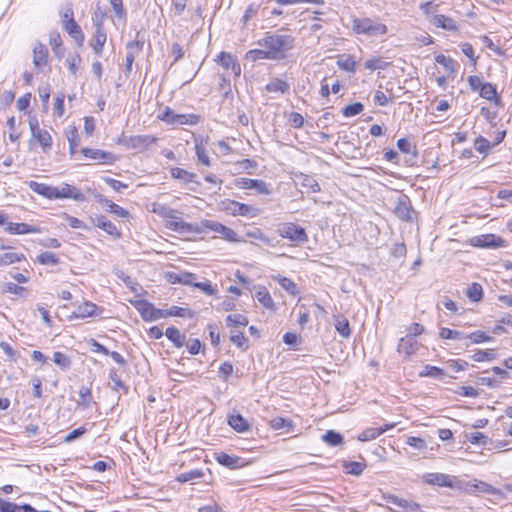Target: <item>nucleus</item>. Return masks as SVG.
I'll use <instances>...</instances> for the list:
<instances>
[{
	"mask_svg": "<svg viewBox=\"0 0 512 512\" xmlns=\"http://www.w3.org/2000/svg\"><path fill=\"white\" fill-rule=\"evenodd\" d=\"M219 64L225 69H231L235 75L239 76L241 73L240 65L236 62V59L227 52H221L218 55Z\"/></svg>",
	"mask_w": 512,
	"mask_h": 512,
	"instance_id": "obj_31",
	"label": "nucleus"
},
{
	"mask_svg": "<svg viewBox=\"0 0 512 512\" xmlns=\"http://www.w3.org/2000/svg\"><path fill=\"white\" fill-rule=\"evenodd\" d=\"M228 424L238 433H244L250 428L249 422L241 414L230 415Z\"/></svg>",
	"mask_w": 512,
	"mask_h": 512,
	"instance_id": "obj_35",
	"label": "nucleus"
},
{
	"mask_svg": "<svg viewBox=\"0 0 512 512\" xmlns=\"http://www.w3.org/2000/svg\"><path fill=\"white\" fill-rule=\"evenodd\" d=\"M50 45L56 56L61 57L63 55L62 39L59 33L51 32L49 37Z\"/></svg>",
	"mask_w": 512,
	"mask_h": 512,
	"instance_id": "obj_58",
	"label": "nucleus"
},
{
	"mask_svg": "<svg viewBox=\"0 0 512 512\" xmlns=\"http://www.w3.org/2000/svg\"><path fill=\"white\" fill-rule=\"evenodd\" d=\"M352 29L356 34H363L368 37H378L388 32V27L384 23L374 21L371 18H354L352 20Z\"/></svg>",
	"mask_w": 512,
	"mask_h": 512,
	"instance_id": "obj_3",
	"label": "nucleus"
},
{
	"mask_svg": "<svg viewBox=\"0 0 512 512\" xmlns=\"http://www.w3.org/2000/svg\"><path fill=\"white\" fill-rule=\"evenodd\" d=\"M423 482L438 487H457L458 480L455 476L444 473H426L422 476Z\"/></svg>",
	"mask_w": 512,
	"mask_h": 512,
	"instance_id": "obj_7",
	"label": "nucleus"
},
{
	"mask_svg": "<svg viewBox=\"0 0 512 512\" xmlns=\"http://www.w3.org/2000/svg\"><path fill=\"white\" fill-rule=\"evenodd\" d=\"M265 89L270 93L285 94L289 91L290 85L280 78H273L266 86Z\"/></svg>",
	"mask_w": 512,
	"mask_h": 512,
	"instance_id": "obj_36",
	"label": "nucleus"
},
{
	"mask_svg": "<svg viewBox=\"0 0 512 512\" xmlns=\"http://www.w3.org/2000/svg\"><path fill=\"white\" fill-rule=\"evenodd\" d=\"M431 25L442 28L447 31H457L458 25L456 21L448 16L439 14L438 16H434Z\"/></svg>",
	"mask_w": 512,
	"mask_h": 512,
	"instance_id": "obj_32",
	"label": "nucleus"
},
{
	"mask_svg": "<svg viewBox=\"0 0 512 512\" xmlns=\"http://www.w3.org/2000/svg\"><path fill=\"white\" fill-rule=\"evenodd\" d=\"M144 41H129L126 45L125 72L130 73L135 56L142 50Z\"/></svg>",
	"mask_w": 512,
	"mask_h": 512,
	"instance_id": "obj_18",
	"label": "nucleus"
},
{
	"mask_svg": "<svg viewBox=\"0 0 512 512\" xmlns=\"http://www.w3.org/2000/svg\"><path fill=\"white\" fill-rule=\"evenodd\" d=\"M496 358V351L494 349L477 350L471 359L476 362L492 361Z\"/></svg>",
	"mask_w": 512,
	"mask_h": 512,
	"instance_id": "obj_52",
	"label": "nucleus"
},
{
	"mask_svg": "<svg viewBox=\"0 0 512 512\" xmlns=\"http://www.w3.org/2000/svg\"><path fill=\"white\" fill-rule=\"evenodd\" d=\"M137 309L145 321H153L160 317V310L146 301L139 302Z\"/></svg>",
	"mask_w": 512,
	"mask_h": 512,
	"instance_id": "obj_29",
	"label": "nucleus"
},
{
	"mask_svg": "<svg viewBox=\"0 0 512 512\" xmlns=\"http://www.w3.org/2000/svg\"><path fill=\"white\" fill-rule=\"evenodd\" d=\"M419 348L418 341L412 336H405L399 340L397 351L406 357L413 355Z\"/></svg>",
	"mask_w": 512,
	"mask_h": 512,
	"instance_id": "obj_19",
	"label": "nucleus"
},
{
	"mask_svg": "<svg viewBox=\"0 0 512 512\" xmlns=\"http://www.w3.org/2000/svg\"><path fill=\"white\" fill-rule=\"evenodd\" d=\"M29 127L31 130L32 138L39 142L43 148V151L50 149L52 146V136L47 130L39 128L37 118L33 117L29 119Z\"/></svg>",
	"mask_w": 512,
	"mask_h": 512,
	"instance_id": "obj_11",
	"label": "nucleus"
},
{
	"mask_svg": "<svg viewBox=\"0 0 512 512\" xmlns=\"http://www.w3.org/2000/svg\"><path fill=\"white\" fill-rule=\"evenodd\" d=\"M394 214L402 221L412 222L415 213L408 195L401 194L393 210Z\"/></svg>",
	"mask_w": 512,
	"mask_h": 512,
	"instance_id": "obj_9",
	"label": "nucleus"
},
{
	"mask_svg": "<svg viewBox=\"0 0 512 512\" xmlns=\"http://www.w3.org/2000/svg\"><path fill=\"white\" fill-rule=\"evenodd\" d=\"M37 261L42 265H57L60 260L55 253L45 251L37 256Z\"/></svg>",
	"mask_w": 512,
	"mask_h": 512,
	"instance_id": "obj_59",
	"label": "nucleus"
},
{
	"mask_svg": "<svg viewBox=\"0 0 512 512\" xmlns=\"http://www.w3.org/2000/svg\"><path fill=\"white\" fill-rule=\"evenodd\" d=\"M204 476L205 473L202 469H193L188 472L179 474L175 480L179 483L190 482L191 484H195L200 482Z\"/></svg>",
	"mask_w": 512,
	"mask_h": 512,
	"instance_id": "obj_34",
	"label": "nucleus"
},
{
	"mask_svg": "<svg viewBox=\"0 0 512 512\" xmlns=\"http://www.w3.org/2000/svg\"><path fill=\"white\" fill-rule=\"evenodd\" d=\"M228 326H246L248 318L243 314H230L226 317Z\"/></svg>",
	"mask_w": 512,
	"mask_h": 512,
	"instance_id": "obj_63",
	"label": "nucleus"
},
{
	"mask_svg": "<svg viewBox=\"0 0 512 512\" xmlns=\"http://www.w3.org/2000/svg\"><path fill=\"white\" fill-rule=\"evenodd\" d=\"M109 379L113 382V390H123L124 393L128 392V387L123 383L117 371L113 368L109 371Z\"/></svg>",
	"mask_w": 512,
	"mask_h": 512,
	"instance_id": "obj_61",
	"label": "nucleus"
},
{
	"mask_svg": "<svg viewBox=\"0 0 512 512\" xmlns=\"http://www.w3.org/2000/svg\"><path fill=\"white\" fill-rule=\"evenodd\" d=\"M479 94L482 98L493 101L495 105L503 106L501 98L497 95L496 86L492 83L486 82L481 87Z\"/></svg>",
	"mask_w": 512,
	"mask_h": 512,
	"instance_id": "obj_28",
	"label": "nucleus"
},
{
	"mask_svg": "<svg viewBox=\"0 0 512 512\" xmlns=\"http://www.w3.org/2000/svg\"><path fill=\"white\" fill-rule=\"evenodd\" d=\"M343 440V436L334 430H328L325 434L322 435V441L332 447L341 445Z\"/></svg>",
	"mask_w": 512,
	"mask_h": 512,
	"instance_id": "obj_47",
	"label": "nucleus"
},
{
	"mask_svg": "<svg viewBox=\"0 0 512 512\" xmlns=\"http://www.w3.org/2000/svg\"><path fill=\"white\" fill-rule=\"evenodd\" d=\"M222 209L233 216L256 217L260 214L259 208L230 199L222 201Z\"/></svg>",
	"mask_w": 512,
	"mask_h": 512,
	"instance_id": "obj_5",
	"label": "nucleus"
},
{
	"mask_svg": "<svg viewBox=\"0 0 512 512\" xmlns=\"http://www.w3.org/2000/svg\"><path fill=\"white\" fill-rule=\"evenodd\" d=\"M337 66L344 71L354 73L356 70V61L353 56L349 54H343L338 56Z\"/></svg>",
	"mask_w": 512,
	"mask_h": 512,
	"instance_id": "obj_41",
	"label": "nucleus"
},
{
	"mask_svg": "<svg viewBox=\"0 0 512 512\" xmlns=\"http://www.w3.org/2000/svg\"><path fill=\"white\" fill-rule=\"evenodd\" d=\"M199 120V115L178 114L175 113L169 107H166L165 111L162 113V121L174 127H178L181 125H196L199 122Z\"/></svg>",
	"mask_w": 512,
	"mask_h": 512,
	"instance_id": "obj_6",
	"label": "nucleus"
},
{
	"mask_svg": "<svg viewBox=\"0 0 512 512\" xmlns=\"http://www.w3.org/2000/svg\"><path fill=\"white\" fill-rule=\"evenodd\" d=\"M119 143L125 145L127 148H140L145 143V138L142 136H122Z\"/></svg>",
	"mask_w": 512,
	"mask_h": 512,
	"instance_id": "obj_48",
	"label": "nucleus"
},
{
	"mask_svg": "<svg viewBox=\"0 0 512 512\" xmlns=\"http://www.w3.org/2000/svg\"><path fill=\"white\" fill-rule=\"evenodd\" d=\"M170 172H171V176L174 179H177L180 182L185 183V184L195 182V179L197 177L196 174L188 172L182 168H171Z\"/></svg>",
	"mask_w": 512,
	"mask_h": 512,
	"instance_id": "obj_42",
	"label": "nucleus"
},
{
	"mask_svg": "<svg viewBox=\"0 0 512 512\" xmlns=\"http://www.w3.org/2000/svg\"><path fill=\"white\" fill-rule=\"evenodd\" d=\"M66 138L69 143V151L73 155L76 153L77 148L80 143V137L78 134V130L75 126H69L66 130Z\"/></svg>",
	"mask_w": 512,
	"mask_h": 512,
	"instance_id": "obj_40",
	"label": "nucleus"
},
{
	"mask_svg": "<svg viewBox=\"0 0 512 512\" xmlns=\"http://www.w3.org/2000/svg\"><path fill=\"white\" fill-rule=\"evenodd\" d=\"M80 400L78 401V405L84 409L90 407L92 403V393L89 387L82 386L79 390Z\"/></svg>",
	"mask_w": 512,
	"mask_h": 512,
	"instance_id": "obj_56",
	"label": "nucleus"
},
{
	"mask_svg": "<svg viewBox=\"0 0 512 512\" xmlns=\"http://www.w3.org/2000/svg\"><path fill=\"white\" fill-rule=\"evenodd\" d=\"M82 153L85 157L97 160L103 164H113L117 160V157L111 152L100 149L83 148Z\"/></svg>",
	"mask_w": 512,
	"mask_h": 512,
	"instance_id": "obj_17",
	"label": "nucleus"
},
{
	"mask_svg": "<svg viewBox=\"0 0 512 512\" xmlns=\"http://www.w3.org/2000/svg\"><path fill=\"white\" fill-rule=\"evenodd\" d=\"M343 467L347 474L359 476L364 471L366 465H365V463H362V462L350 461V462H344Z\"/></svg>",
	"mask_w": 512,
	"mask_h": 512,
	"instance_id": "obj_51",
	"label": "nucleus"
},
{
	"mask_svg": "<svg viewBox=\"0 0 512 512\" xmlns=\"http://www.w3.org/2000/svg\"><path fill=\"white\" fill-rule=\"evenodd\" d=\"M435 61L442 65L451 74H455L458 71V62L450 57H446L444 54L435 56Z\"/></svg>",
	"mask_w": 512,
	"mask_h": 512,
	"instance_id": "obj_43",
	"label": "nucleus"
},
{
	"mask_svg": "<svg viewBox=\"0 0 512 512\" xmlns=\"http://www.w3.org/2000/svg\"><path fill=\"white\" fill-rule=\"evenodd\" d=\"M466 339H469L474 344H479L492 340V337L487 335L485 332L478 330L467 334Z\"/></svg>",
	"mask_w": 512,
	"mask_h": 512,
	"instance_id": "obj_64",
	"label": "nucleus"
},
{
	"mask_svg": "<svg viewBox=\"0 0 512 512\" xmlns=\"http://www.w3.org/2000/svg\"><path fill=\"white\" fill-rule=\"evenodd\" d=\"M100 201L103 202L108 207L109 212H111L121 218H125L129 215V212L127 210H125L121 206L115 204L114 202H112L109 199H103V200L101 199Z\"/></svg>",
	"mask_w": 512,
	"mask_h": 512,
	"instance_id": "obj_60",
	"label": "nucleus"
},
{
	"mask_svg": "<svg viewBox=\"0 0 512 512\" xmlns=\"http://www.w3.org/2000/svg\"><path fill=\"white\" fill-rule=\"evenodd\" d=\"M258 45L268 50V53L272 56L271 60H282L295 47V38L288 34L266 33L258 41Z\"/></svg>",
	"mask_w": 512,
	"mask_h": 512,
	"instance_id": "obj_1",
	"label": "nucleus"
},
{
	"mask_svg": "<svg viewBox=\"0 0 512 512\" xmlns=\"http://www.w3.org/2000/svg\"><path fill=\"white\" fill-rule=\"evenodd\" d=\"M389 503L402 508L404 512H422L420 504L397 496H390Z\"/></svg>",
	"mask_w": 512,
	"mask_h": 512,
	"instance_id": "obj_27",
	"label": "nucleus"
},
{
	"mask_svg": "<svg viewBox=\"0 0 512 512\" xmlns=\"http://www.w3.org/2000/svg\"><path fill=\"white\" fill-rule=\"evenodd\" d=\"M270 54L268 53V50L265 49H251L246 52L245 58L247 60H250L252 62L257 60H271Z\"/></svg>",
	"mask_w": 512,
	"mask_h": 512,
	"instance_id": "obj_49",
	"label": "nucleus"
},
{
	"mask_svg": "<svg viewBox=\"0 0 512 512\" xmlns=\"http://www.w3.org/2000/svg\"><path fill=\"white\" fill-rule=\"evenodd\" d=\"M162 277L170 284L181 285H189L193 283V280L197 279L195 274L182 270L165 271L162 273Z\"/></svg>",
	"mask_w": 512,
	"mask_h": 512,
	"instance_id": "obj_14",
	"label": "nucleus"
},
{
	"mask_svg": "<svg viewBox=\"0 0 512 512\" xmlns=\"http://www.w3.org/2000/svg\"><path fill=\"white\" fill-rule=\"evenodd\" d=\"M276 232L280 237L289 240L294 245H301L308 241V234L305 228L293 222L278 224Z\"/></svg>",
	"mask_w": 512,
	"mask_h": 512,
	"instance_id": "obj_4",
	"label": "nucleus"
},
{
	"mask_svg": "<svg viewBox=\"0 0 512 512\" xmlns=\"http://www.w3.org/2000/svg\"><path fill=\"white\" fill-rule=\"evenodd\" d=\"M235 185L242 189H255L259 194H271V189L269 188V185L265 181L260 179H250L242 177L235 180Z\"/></svg>",
	"mask_w": 512,
	"mask_h": 512,
	"instance_id": "obj_15",
	"label": "nucleus"
},
{
	"mask_svg": "<svg viewBox=\"0 0 512 512\" xmlns=\"http://www.w3.org/2000/svg\"><path fill=\"white\" fill-rule=\"evenodd\" d=\"M335 329L344 338H348L351 335L350 324L346 318L337 317L335 320Z\"/></svg>",
	"mask_w": 512,
	"mask_h": 512,
	"instance_id": "obj_50",
	"label": "nucleus"
},
{
	"mask_svg": "<svg viewBox=\"0 0 512 512\" xmlns=\"http://www.w3.org/2000/svg\"><path fill=\"white\" fill-rule=\"evenodd\" d=\"M48 63V49L42 44L38 43L33 49V64L34 67L40 71Z\"/></svg>",
	"mask_w": 512,
	"mask_h": 512,
	"instance_id": "obj_21",
	"label": "nucleus"
},
{
	"mask_svg": "<svg viewBox=\"0 0 512 512\" xmlns=\"http://www.w3.org/2000/svg\"><path fill=\"white\" fill-rule=\"evenodd\" d=\"M5 231L9 234H31V233H39L40 228L37 226H32L27 223H13L10 222L5 227Z\"/></svg>",
	"mask_w": 512,
	"mask_h": 512,
	"instance_id": "obj_26",
	"label": "nucleus"
},
{
	"mask_svg": "<svg viewBox=\"0 0 512 512\" xmlns=\"http://www.w3.org/2000/svg\"><path fill=\"white\" fill-rule=\"evenodd\" d=\"M465 491L469 493H485L490 495H497V496H503V493L500 489H497L493 487L492 485L481 481L474 479L473 481H470L465 486Z\"/></svg>",
	"mask_w": 512,
	"mask_h": 512,
	"instance_id": "obj_16",
	"label": "nucleus"
},
{
	"mask_svg": "<svg viewBox=\"0 0 512 512\" xmlns=\"http://www.w3.org/2000/svg\"><path fill=\"white\" fill-rule=\"evenodd\" d=\"M395 424H386L384 427H369L363 430L357 437L359 441L366 442L376 439L382 433L386 432L389 429H392Z\"/></svg>",
	"mask_w": 512,
	"mask_h": 512,
	"instance_id": "obj_23",
	"label": "nucleus"
},
{
	"mask_svg": "<svg viewBox=\"0 0 512 512\" xmlns=\"http://www.w3.org/2000/svg\"><path fill=\"white\" fill-rule=\"evenodd\" d=\"M419 375L421 377H429V378H434L437 380H443L446 376V373H445L444 369H442L440 367L432 366V365H425L423 367V369L421 370V372L419 373Z\"/></svg>",
	"mask_w": 512,
	"mask_h": 512,
	"instance_id": "obj_39",
	"label": "nucleus"
},
{
	"mask_svg": "<svg viewBox=\"0 0 512 512\" xmlns=\"http://www.w3.org/2000/svg\"><path fill=\"white\" fill-rule=\"evenodd\" d=\"M363 109L364 105L361 102H355L343 108L342 114L344 117H353L360 114Z\"/></svg>",
	"mask_w": 512,
	"mask_h": 512,
	"instance_id": "obj_62",
	"label": "nucleus"
},
{
	"mask_svg": "<svg viewBox=\"0 0 512 512\" xmlns=\"http://www.w3.org/2000/svg\"><path fill=\"white\" fill-rule=\"evenodd\" d=\"M466 296L472 302H479L483 298V288L481 284L473 282L466 290Z\"/></svg>",
	"mask_w": 512,
	"mask_h": 512,
	"instance_id": "obj_45",
	"label": "nucleus"
},
{
	"mask_svg": "<svg viewBox=\"0 0 512 512\" xmlns=\"http://www.w3.org/2000/svg\"><path fill=\"white\" fill-rule=\"evenodd\" d=\"M299 184L305 188L307 192L317 193L320 192L321 188L319 183L313 176L301 174L299 177Z\"/></svg>",
	"mask_w": 512,
	"mask_h": 512,
	"instance_id": "obj_37",
	"label": "nucleus"
},
{
	"mask_svg": "<svg viewBox=\"0 0 512 512\" xmlns=\"http://www.w3.org/2000/svg\"><path fill=\"white\" fill-rule=\"evenodd\" d=\"M438 4H435L432 1L423 2L419 5L420 10L423 12V14L426 16L428 22L431 24L433 17L438 16Z\"/></svg>",
	"mask_w": 512,
	"mask_h": 512,
	"instance_id": "obj_44",
	"label": "nucleus"
},
{
	"mask_svg": "<svg viewBox=\"0 0 512 512\" xmlns=\"http://www.w3.org/2000/svg\"><path fill=\"white\" fill-rule=\"evenodd\" d=\"M256 298L265 308H272L274 306V301L265 287L260 288L256 292Z\"/></svg>",
	"mask_w": 512,
	"mask_h": 512,
	"instance_id": "obj_54",
	"label": "nucleus"
},
{
	"mask_svg": "<svg viewBox=\"0 0 512 512\" xmlns=\"http://www.w3.org/2000/svg\"><path fill=\"white\" fill-rule=\"evenodd\" d=\"M28 187L38 195H41L47 199L54 200V186H50L45 183H39L36 181H30Z\"/></svg>",
	"mask_w": 512,
	"mask_h": 512,
	"instance_id": "obj_33",
	"label": "nucleus"
},
{
	"mask_svg": "<svg viewBox=\"0 0 512 512\" xmlns=\"http://www.w3.org/2000/svg\"><path fill=\"white\" fill-rule=\"evenodd\" d=\"M166 337L174 344L175 347L181 348L185 344L186 336L175 327H168L165 331Z\"/></svg>",
	"mask_w": 512,
	"mask_h": 512,
	"instance_id": "obj_38",
	"label": "nucleus"
},
{
	"mask_svg": "<svg viewBox=\"0 0 512 512\" xmlns=\"http://www.w3.org/2000/svg\"><path fill=\"white\" fill-rule=\"evenodd\" d=\"M53 362L62 370H68L71 366V359L63 352L56 351L53 354Z\"/></svg>",
	"mask_w": 512,
	"mask_h": 512,
	"instance_id": "obj_57",
	"label": "nucleus"
},
{
	"mask_svg": "<svg viewBox=\"0 0 512 512\" xmlns=\"http://www.w3.org/2000/svg\"><path fill=\"white\" fill-rule=\"evenodd\" d=\"M202 226H203V233H205L208 230H211L213 232L221 234L223 236V238L228 241H231V242L237 241V238H236L237 233L233 229H231L217 221L205 219V220H202Z\"/></svg>",
	"mask_w": 512,
	"mask_h": 512,
	"instance_id": "obj_13",
	"label": "nucleus"
},
{
	"mask_svg": "<svg viewBox=\"0 0 512 512\" xmlns=\"http://www.w3.org/2000/svg\"><path fill=\"white\" fill-rule=\"evenodd\" d=\"M442 339H451V340H463L466 339V334L459 330H454L450 328L443 327L439 333Z\"/></svg>",
	"mask_w": 512,
	"mask_h": 512,
	"instance_id": "obj_53",
	"label": "nucleus"
},
{
	"mask_svg": "<svg viewBox=\"0 0 512 512\" xmlns=\"http://www.w3.org/2000/svg\"><path fill=\"white\" fill-rule=\"evenodd\" d=\"M103 311H104L103 307H100L93 302L85 301L82 304L77 306V308L69 316V319L73 320V319H85L88 317H97V316H101Z\"/></svg>",
	"mask_w": 512,
	"mask_h": 512,
	"instance_id": "obj_8",
	"label": "nucleus"
},
{
	"mask_svg": "<svg viewBox=\"0 0 512 512\" xmlns=\"http://www.w3.org/2000/svg\"><path fill=\"white\" fill-rule=\"evenodd\" d=\"M26 260L23 253L7 252L0 256V265L6 266Z\"/></svg>",
	"mask_w": 512,
	"mask_h": 512,
	"instance_id": "obj_46",
	"label": "nucleus"
},
{
	"mask_svg": "<svg viewBox=\"0 0 512 512\" xmlns=\"http://www.w3.org/2000/svg\"><path fill=\"white\" fill-rule=\"evenodd\" d=\"M180 212L162 206V225L181 235H199L203 233L202 221L200 223H187L180 217Z\"/></svg>",
	"mask_w": 512,
	"mask_h": 512,
	"instance_id": "obj_2",
	"label": "nucleus"
},
{
	"mask_svg": "<svg viewBox=\"0 0 512 512\" xmlns=\"http://www.w3.org/2000/svg\"><path fill=\"white\" fill-rule=\"evenodd\" d=\"M94 225L111 236L119 237L120 232L117 227L106 217L103 215H98L93 220Z\"/></svg>",
	"mask_w": 512,
	"mask_h": 512,
	"instance_id": "obj_30",
	"label": "nucleus"
},
{
	"mask_svg": "<svg viewBox=\"0 0 512 512\" xmlns=\"http://www.w3.org/2000/svg\"><path fill=\"white\" fill-rule=\"evenodd\" d=\"M216 461L229 469H237L243 466V459L238 456H231L225 452L216 454Z\"/></svg>",
	"mask_w": 512,
	"mask_h": 512,
	"instance_id": "obj_25",
	"label": "nucleus"
},
{
	"mask_svg": "<svg viewBox=\"0 0 512 512\" xmlns=\"http://www.w3.org/2000/svg\"><path fill=\"white\" fill-rule=\"evenodd\" d=\"M195 312L188 307L170 306L168 308H162V318L166 317H180V318H193Z\"/></svg>",
	"mask_w": 512,
	"mask_h": 512,
	"instance_id": "obj_22",
	"label": "nucleus"
},
{
	"mask_svg": "<svg viewBox=\"0 0 512 512\" xmlns=\"http://www.w3.org/2000/svg\"><path fill=\"white\" fill-rule=\"evenodd\" d=\"M397 147L398 149L404 153V154H412L413 157H417L418 152L416 149V146L413 145L408 139L406 138H400L397 141Z\"/></svg>",
	"mask_w": 512,
	"mask_h": 512,
	"instance_id": "obj_55",
	"label": "nucleus"
},
{
	"mask_svg": "<svg viewBox=\"0 0 512 512\" xmlns=\"http://www.w3.org/2000/svg\"><path fill=\"white\" fill-rule=\"evenodd\" d=\"M54 199H73L83 202L86 200V197L77 187L63 183L61 186L54 188Z\"/></svg>",
	"mask_w": 512,
	"mask_h": 512,
	"instance_id": "obj_12",
	"label": "nucleus"
},
{
	"mask_svg": "<svg viewBox=\"0 0 512 512\" xmlns=\"http://www.w3.org/2000/svg\"><path fill=\"white\" fill-rule=\"evenodd\" d=\"M63 25L67 33L75 40L77 45L81 47L84 42V34L81 27L76 23L74 19L64 20Z\"/></svg>",
	"mask_w": 512,
	"mask_h": 512,
	"instance_id": "obj_24",
	"label": "nucleus"
},
{
	"mask_svg": "<svg viewBox=\"0 0 512 512\" xmlns=\"http://www.w3.org/2000/svg\"><path fill=\"white\" fill-rule=\"evenodd\" d=\"M470 244L479 248H499L505 246V240L495 234H482L472 237Z\"/></svg>",
	"mask_w": 512,
	"mask_h": 512,
	"instance_id": "obj_10",
	"label": "nucleus"
},
{
	"mask_svg": "<svg viewBox=\"0 0 512 512\" xmlns=\"http://www.w3.org/2000/svg\"><path fill=\"white\" fill-rule=\"evenodd\" d=\"M107 40L106 32L100 22L95 25V34L91 42V46L96 55L100 56L103 51L104 44Z\"/></svg>",
	"mask_w": 512,
	"mask_h": 512,
	"instance_id": "obj_20",
	"label": "nucleus"
}]
</instances>
